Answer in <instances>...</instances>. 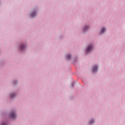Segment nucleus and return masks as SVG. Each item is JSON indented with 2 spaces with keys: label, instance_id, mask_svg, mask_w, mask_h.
I'll return each instance as SVG.
<instances>
[{
  "label": "nucleus",
  "instance_id": "nucleus-9",
  "mask_svg": "<svg viewBox=\"0 0 125 125\" xmlns=\"http://www.w3.org/2000/svg\"><path fill=\"white\" fill-rule=\"evenodd\" d=\"M88 28H89V26H86V27H85L84 28V31H86V30H87V29H88Z\"/></svg>",
  "mask_w": 125,
  "mask_h": 125
},
{
  "label": "nucleus",
  "instance_id": "nucleus-11",
  "mask_svg": "<svg viewBox=\"0 0 125 125\" xmlns=\"http://www.w3.org/2000/svg\"><path fill=\"white\" fill-rule=\"evenodd\" d=\"M1 125H6V124L5 123H3Z\"/></svg>",
  "mask_w": 125,
  "mask_h": 125
},
{
  "label": "nucleus",
  "instance_id": "nucleus-12",
  "mask_svg": "<svg viewBox=\"0 0 125 125\" xmlns=\"http://www.w3.org/2000/svg\"><path fill=\"white\" fill-rule=\"evenodd\" d=\"M74 85V83H72V85Z\"/></svg>",
  "mask_w": 125,
  "mask_h": 125
},
{
  "label": "nucleus",
  "instance_id": "nucleus-7",
  "mask_svg": "<svg viewBox=\"0 0 125 125\" xmlns=\"http://www.w3.org/2000/svg\"><path fill=\"white\" fill-rule=\"evenodd\" d=\"M66 59H71V55H67L66 56Z\"/></svg>",
  "mask_w": 125,
  "mask_h": 125
},
{
  "label": "nucleus",
  "instance_id": "nucleus-2",
  "mask_svg": "<svg viewBox=\"0 0 125 125\" xmlns=\"http://www.w3.org/2000/svg\"><path fill=\"white\" fill-rule=\"evenodd\" d=\"M10 118H12V119H15L16 118V114H15V113L12 112L10 115Z\"/></svg>",
  "mask_w": 125,
  "mask_h": 125
},
{
  "label": "nucleus",
  "instance_id": "nucleus-1",
  "mask_svg": "<svg viewBox=\"0 0 125 125\" xmlns=\"http://www.w3.org/2000/svg\"><path fill=\"white\" fill-rule=\"evenodd\" d=\"M93 46L92 45H90L88 46V47L87 48L86 52H90V51H91L92 49Z\"/></svg>",
  "mask_w": 125,
  "mask_h": 125
},
{
  "label": "nucleus",
  "instance_id": "nucleus-3",
  "mask_svg": "<svg viewBox=\"0 0 125 125\" xmlns=\"http://www.w3.org/2000/svg\"><path fill=\"white\" fill-rule=\"evenodd\" d=\"M98 69V67H97V66H95L93 69V72H97Z\"/></svg>",
  "mask_w": 125,
  "mask_h": 125
},
{
  "label": "nucleus",
  "instance_id": "nucleus-5",
  "mask_svg": "<svg viewBox=\"0 0 125 125\" xmlns=\"http://www.w3.org/2000/svg\"><path fill=\"white\" fill-rule=\"evenodd\" d=\"M106 29H105V28H102L101 29V34H102L104 33V32H105Z\"/></svg>",
  "mask_w": 125,
  "mask_h": 125
},
{
  "label": "nucleus",
  "instance_id": "nucleus-10",
  "mask_svg": "<svg viewBox=\"0 0 125 125\" xmlns=\"http://www.w3.org/2000/svg\"><path fill=\"white\" fill-rule=\"evenodd\" d=\"M93 123H94V121L93 120H92V121L89 122V124L90 125H91V124H93Z\"/></svg>",
  "mask_w": 125,
  "mask_h": 125
},
{
  "label": "nucleus",
  "instance_id": "nucleus-8",
  "mask_svg": "<svg viewBox=\"0 0 125 125\" xmlns=\"http://www.w3.org/2000/svg\"><path fill=\"white\" fill-rule=\"evenodd\" d=\"M15 96V95L14 94H11L10 95L11 98H13V97H14Z\"/></svg>",
  "mask_w": 125,
  "mask_h": 125
},
{
  "label": "nucleus",
  "instance_id": "nucleus-6",
  "mask_svg": "<svg viewBox=\"0 0 125 125\" xmlns=\"http://www.w3.org/2000/svg\"><path fill=\"white\" fill-rule=\"evenodd\" d=\"M36 16V13L33 12L32 13L31 17H35Z\"/></svg>",
  "mask_w": 125,
  "mask_h": 125
},
{
  "label": "nucleus",
  "instance_id": "nucleus-4",
  "mask_svg": "<svg viewBox=\"0 0 125 125\" xmlns=\"http://www.w3.org/2000/svg\"><path fill=\"white\" fill-rule=\"evenodd\" d=\"M26 47V45L24 44H21V50H23Z\"/></svg>",
  "mask_w": 125,
  "mask_h": 125
}]
</instances>
